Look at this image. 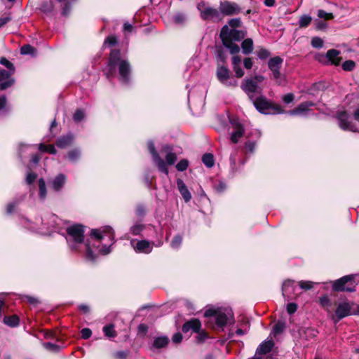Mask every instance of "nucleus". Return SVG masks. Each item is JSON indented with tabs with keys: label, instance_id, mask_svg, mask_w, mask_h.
<instances>
[{
	"label": "nucleus",
	"instance_id": "obj_1",
	"mask_svg": "<svg viewBox=\"0 0 359 359\" xmlns=\"http://www.w3.org/2000/svg\"><path fill=\"white\" fill-rule=\"evenodd\" d=\"M90 238L94 239L93 243L87 241L86 243V257L90 261H94L96 258L93 252V248L103 255H108L111 252V246L115 243L114 232L111 227L106 226L102 231L92 229Z\"/></svg>",
	"mask_w": 359,
	"mask_h": 359
},
{
	"label": "nucleus",
	"instance_id": "obj_2",
	"mask_svg": "<svg viewBox=\"0 0 359 359\" xmlns=\"http://www.w3.org/2000/svg\"><path fill=\"white\" fill-rule=\"evenodd\" d=\"M118 69V79L124 85L131 81V67L129 62L121 56L118 50H113L110 53L104 74L108 79L113 77Z\"/></svg>",
	"mask_w": 359,
	"mask_h": 359
},
{
	"label": "nucleus",
	"instance_id": "obj_3",
	"mask_svg": "<svg viewBox=\"0 0 359 359\" xmlns=\"http://www.w3.org/2000/svg\"><path fill=\"white\" fill-rule=\"evenodd\" d=\"M27 224L25 227L31 231L38 232L43 235H50L53 232H57L62 234V230L65 229V222L54 214H48L41 218V226H33L29 224V221L25 219Z\"/></svg>",
	"mask_w": 359,
	"mask_h": 359
},
{
	"label": "nucleus",
	"instance_id": "obj_4",
	"mask_svg": "<svg viewBox=\"0 0 359 359\" xmlns=\"http://www.w3.org/2000/svg\"><path fill=\"white\" fill-rule=\"evenodd\" d=\"M148 149L158 170L168 175V169L167 168V165H173L177 161V156L175 153L173 152L172 148L168 144L162 146L161 153L162 154H165V162L160 157L159 154L156 151L154 144L152 141L148 142Z\"/></svg>",
	"mask_w": 359,
	"mask_h": 359
},
{
	"label": "nucleus",
	"instance_id": "obj_5",
	"mask_svg": "<svg viewBox=\"0 0 359 359\" xmlns=\"http://www.w3.org/2000/svg\"><path fill=\"white\" fill-rule=\"evenodd\" d=\"M246 31L230 29L228 25H224L221 29L219 36L223 45L229 50L231 54H236L240 51V47L235 41H240L245 38Z\"/></svg>",
	"mask_w": 359,
	"mask_h": 359
},
{
	"label": "nucleus",
	"instance_id": "obj_6",
	"mask_svg": "<svg viewBox=\"0 0 359 359\" xmlns=\"http://www.w3.org/2000/svg\"><path fill=\"white\" fill-rule=\"evenodd\" d=\"M66 240L72 250H78L79 245L84 241V226L81 224H73L66 227Z\"/></svg>",
	"mask_w": 359,
	"mask_h": 359
},
{
	"label": "nucleus",
	"instance_id": "obj_7",
	"mask_svg": "<svg viewBox=\"0 0 359 359\" xmlns=\"http://www.w3.org/2000/svg\"><path fill=\"white\" fill-rule=\"evenodd\" d=\"M205 317H215L216 325L224 327L233 320V312L228 308L209 309L205 311Z\"/></svg>",
	"mask_w": 359,
	"mask_h": 359
},
{
	"label": "nucleus",
	"instance_id": "obj_8",
	"mask_svg": "<svg viewBox=\"0 0 359 359\" xmlns=\"http://www.w3.org/2000/svg\"><path fill=\"white\" fill-rule=\"evenodd\" d=\"M251 101L257 110L262 114H278L284 113V110L280 105L273 104L262 94Z\"/></svg>",
	"mask_w": 359,
	"mask_h": 359
},
{
	"label": "nucleus",
	"instance_id": "obj_9",
	"mask_svg": "<svg viewBox=\"0 0 359 359\" xmlns=\"http://www.w3.org/2000/svg\"><path fill=\"white\" fill-rule=\"evenodd\" d=\"M283 62V59L279 56L273 57L268 62L269 68L272 72V78L279 86H284L285 84V76L280 72Z\"/></svg>",
	"mask_w": 359,
	"mask_h": 359
},
{
	"label": "nucleus",
	"instance_id": "obj_10",
	"mask_svg": "<svg viewBox=\"0 0 359 359\" xmlns=\"http://www.w3.org/2000/svg\"><path fill=\"white\" fill-rule=\"evenodd\" d=\"M354 277V275H348L335 280L332 284L333 290L349 292H354L356 285Z\"/></svg>",
	"mask_w": 359,
	"mask_h": 359
},
{
	"label": "nucleus",
	"instance_id": "obj_11",
	"mask_svg": "<svg viewBox=\"0 0 359 359\" xmlns=\"http://www.w3.org/2000/svg\"><path fill=\"white\" fill-rule=\"evenodd\" d=\"M200 11L201 18L204 20H222L220 10L208 6L204 2H201L197 6Z\"/></svg>",
	"mask_w": 359,
	"mask_h": 359
},
{
	"label": "nucleus",
	"instance_id": "obj_12",
	"mask_svg": "<svg viewBox=\"0 0 359 359\" xmlns=\"http://www.w3.org/2000/svg\"><path fill=\"white\" fill-rule=\"evenodd\" d=\"M336 118L338 121V126L343 130H348L353 133L358 132L357 126L351 121V116L346 111L341 110L337 111Z\"/></svg>",
	"mask_w": 359,
	"mask_h": 359
},
{
	"label": "nucleus",
	"instance_id": "obj_13",
	"mask_svg": "<svg viewBox=\"0 0 359 359\" xmlns=\"http://www.w3.org/2000/svg\"><path fill=\"white\" fill-rule=\"evenodd\" d=\"M216 76L219 81L227 87H236L237 81L230 75L229 69L224 66H219L217 68Z\"/></svg>",
	"mask_w": 359,
	"mask_h": 359
},
{
	"label": "nucleus",
	"instance_id": "obj_14",
	"mask_svg": "<svg viewBox=\"0 0 359 359\" xmlns=\"http://www.w3.org/2000/svg\"><path fill=\"white\" fill-rule=\"evenodd\" d=\"M241 88L248 95L250 100H254L255 94L259 95L262 94V89L257 84V81L251 79H244L241 83Z\"/></svg>",
	"mask_w": 359,
	"mask_h": 359
},
{
	"label": "nucleus",
	"instance_id": "obj_15",
	"mask_svg": "<svg viewBox=\"0 0 359 359\" xmlns=\"http://www.w3.org/2000/svg\"><path fill=\"white\" fill-rule=\"evenodd\" d=\"M352 303L348 302H342L338 304L335 310V315L332 316V318L334 323H337L341 319L352 315L353 313L351 311Z\"/></svg>",
	"mask_w": 359,
	"mask_h": 359
},
{
	"label": "nucleus",
	"instance_id": "obj_16",
	"mask_svg": "<svg viewBox=\"0 0 359 359\" xmlns=\"http://www.w3.org/2000/svg\"><path fill=\"white\" fill-rule=\"evenodd\" d=\"M219 8L222 17L224 15H234L241 12V8L238 4L228 1L220 2Z\"/></svg>",
	"mask_w": 359,
	"mask_h": 359
},
{
	"label": "nucleus",
	"instance_id": "obj_17",
	"mask_svg": "<svg viewBox=\"0 0 359 359\" xmlns=\"http://www.w3.org/2000/svg\"><path fill=\"white\" fill-rule=\"evenodd\" d=\"M130 245L137 253L149 254L153 250V243L147 240L137 241L132 239Z\"/></svg>",
	"mask_w": 359,
	"mask_h": 359
},
{
	"label": "nucleus",
	"instance_id": "obj_18",
	"mask_svg": "<svg viewBox=\"0 0 359 359\" xmlns=\"http://www.w3.org/2000/svg\"><path fill=\"white\" fill-rule=\"evenodd\" d=\"M340 52L335 49L329 50L326 55H318L316 56V59L321 62H330L334 65H339L341 61L339 57Z\"/></svg>",
	"mask_w": 359,
	"mask_h": 359
},
{
	"label": "nucleus",
	"instance_id": "obj_19",
	"mask_svg": "<svg viewBox=\"0 0 359 359\" xmlns=\"http://www.w3.org/2000/svg\"><path fill=\"white\" fill-rule=\"evenodd\" d=\"M13 71L0 69V90L11 88L15 83V79L11 77Z\"/></svg>",
	"mask_w": 359,
	"mask_h": 359
},
{
	"label": "nucleus",
	"instance_id": "obj_20",
	"mask_svg": "<svg viewBox=\"0 0 359 359\" xmlns=\"http://www.w3.org/2000/svg\"><path fill=\"white\" fill-rule=\"evenodd\" d=\"M67 182V177L62 173H60L56 175L54 178L48 182L50 189L54 191H60Z\"/></svg>",
	"mask_w": 359,
	"mask_h": 359
},
{
	"label": "nucleus",
	"instance_id": "obj_21",
	"mask_svg": "<svg viewBox=\"0 0 359 359\" xmlns=\"http://www.w3.org/2000/svg\"><path fill=\"white\" fill-rule=\"evenodd\" d=\"M314 103L311 101L304 102L299 104L296 108L287 111V114L291 116H304L307 114L310 107H313Z\"/></svg>",
	"mask_w": 359,
	"mask_h": 359
},
{
	"label": "nucleus",
	"instance_id": "obj_22",
	"mask_svg": "<svg viewBox=\"0 0 359 359\" xmlns=\"http://www.w3.org/2000/svg\"><path fill=\"white\" fill-rule=\"evenodd\" d=\"M231 124L234 128V131L231 133V141L233 143H237L239 139L245 133V129L243 125L241 124L237 121H232Z\"/></svg>",
	"mask_w": 359,
	"mask_h": 359
},
{
	"label": "nucleus",
	"instance_id": "obj_23",
	"mask_svg": "<svg viewBox=\"0 0 359 359\" xmlns=\"http://www.w3.org/2000/svg\"><path fill=\"white\" fill-rule=\"evenodd\" d=\"M176 182L177 189L180 194L182 195L184 201L186 203L190 201V200L191 199V194L189 190L188 189L187 185L183 182V180L181 179H177Z\"/></svg>",
	"mask_w": 359,
	"mask_h": 359
},
{
	"label": "nucleus",
	"instance_id": "obj_24",
	"mask_svg": "<svg viewBox=\"0 0 359 359\" xmlns=\"http://www.w3.org/2000/svg\"><path fill=\"white\" fill-rule=\"evenodd\" d=\"M201 327V322L198 319H192L183 325L182 331L183 332H187L189 330H192L194 332H198Z\"/></svg>",
	"mask_w": 359,
	"mask_h": 359
},
{
	"label": "nucleus",
	"instance_id": "obj_25",
	"mask_svg": "<svg viewBox=\"0 0 359 359\" xmlns=\"http://www.w3.org/2000/svg\"><path fill=\"white\" fill-rule=\"evenodd\" d=\"M294 282L292 280H286L283 282L282 285V292L285 297L288 299L292 298V294L294 291Z\"/></svg>",
	"mask_w": 359,
	"mask_h": 359
},
{
	"label": "nucleus",
	"instance_id": "obj_26",
	"mask_svg": "<svg viewBox=\"0 0 359 359\" xmlns=\"http://www.w3.org/2000/svg\"><path fill=\"white\" fill-rule=\"evenodd\" d=\"M169 342V339L166 336H159L154 338L151 350L160 349L167 346Z\"/></svg>",
	"mask_w": 359,
	"mask_h": 359
},
{
	"label": "nucleus",
	"instance_id": "obj_27",
	"mask_svg": "<svg viewBox=\"0 0 359 359\" xmlns=\"http://www.w3.org/2000/svg\"><path fill=\"white\" fill-rule=\"evenodd\" d=\"M74 140V136L72 134H68L65 136L61 137L57 140L56 144L59 148L63 149L70 145Z\"/></svg>",
	"mask_w": 359,
	"mask_h": 359
},
{
	"label": "nucleus",
	"instance_id": "obj_28",
	"mask_svg": "<svg viewBox=\"0 0 359 359\" xmlns=\"http://www.w3.org/2000/svg\"><path fill=\"white\" fill-rule=\"evenodd\" d=\"M242 51L243 54L248 55L252 52L253 41L252 39H245L241 43Z\"/></svg>",
	"mask_w": 359,
	"mask_h": 359
},
{
	"label": "nucleus",
	"instance_id": "obj_29",
	"mask_svg": "<svg viewBox=\"0 0 359 359\" xmlns=\"http://www.w3.org/2000/svg\"><path fill=\"white\" fill-rule=\"evenodd\" d=\"M183 241V234L182 233H177L173 236L170 241V247L174 250H178Z\"/></svg>",
	"mask_w": 359,
	"mask_h": 359
},
{
	"label": "nucleus",
	"instance_id": "obj_30",
	"mask_svg": "<svg viewBox=\"0 0 359 359\" xmlns=\"http://www.w3.org/2000/svg\"><path fill=\"white\" fill-rule=\"evenodd\" d=\"M47 190L46 182L43 179L41 178L39 180V196L41 200H44L46 197Z\"/></svg>",
	"mask_w": 359,
	"mask_h": 359
},
{
	"label": "nucleus",
	"instance_id": "obj_31",
	"mask_svg": "<svg viewBox=\"0 0 359 359\" xmlns=\"http://www.w3.org/2000/svg\"><path fill=\"white\" fill-rule=\"evenodd\" d=\"M4 323L10 327H16L19 325V318L17 316H6Z\"/></svg>",
	"mask_w": 359,
	"mask_h": 359
},
{
	"label": "nucleus",
	"instance_id": "obj_32",
	"mask_svg": "<svg viewBox=\"0 0 359 359\" xmlns=\"http://www.w3.org/2000/svg\"><path fill=\"white\" fill-rule=\"evenodd\" d=\"M311 16L309 15H303L299 17L298 25L301 28L306 27L311 24Z\"/></svg>",
	"mask_w": 359,
	"mask_h": 359
},
{
	"label": "nucleus",
	"instance_id": "obj_33",
	"mask_svg": "<svg viewBox=\"0 0 359 359\" xmlns=\"http://www.w3.org/2000/svg\"><path fill=\"white\" fill-rule=\"evenodd\" d=\"M202 161L208 168H212L215 164L214 156L211 154H205L202 157Z\"/></svg>",
	"mask_w": 359,
	"mask_h": 359
},
{
	"label": "nucleus",
	"instance_id": "obj_34",
	"mask_svg": "<svg viewBox=\"0 0 359 359\" xmlns=\"http://www.w3.org/2000/svg\"><path fill=\"white\" fill-rule=\"evenodd\" d=\"M67 156L71 162L75 163L81 156V151L79 149H72L68 152Z\"/></svg>",
	"mask_w": 359,
	"mask_h": 359
},
{
	"label": "nucleus",
	"instance_id": "obj_35",
	"mask_svg": "<svg viewBox=\"0 0 359 359\" xmlns=\"http://www.w3.org/2000/svg\"><path fill=\"white\" fill-rule=\"evenodd\" d=\"M104 335L109 338L114 337L116 336L114 326L112 324L107 325L103 327Z\"/></svg>",
	"mask_w": 359,
	"mask_h": 359
},
{
	"label": "nucleus",
	"instance_id": "obj_36",
	"mask_svg": "<svg viewBox=\"0 0 359 359\" xmlns=\"http://www.w3.org/2000/svg\"><path fill=\"white\" fill-rule=\"evenodd\" d=\"M36 53V49L29 44L24 45L21 47L20 53L22 55H34Z\"/></svg>",
	"mask_w": 359,
	"mask_h": 359
},
{
	"label": "nucleus",
	"instance_id": "obj_37",
	"mask_svg": "<svg viewBox=\"0 0 359 359\" xmlns=\"http://www.w3.org/2000/svg\"><path fill=\"white\" fill-rule=\"evenodd\" d=\"M145 226L141 223H136L130 227V232L133 235H140L144 229Z\"/></svg>",
	"mask_w": 359,
	"mask_h": 359
},
{
	"label": "nucleus",
	"instance_id": "obj_38",
	"mask_svg": "<svg viewBox=\"0 0 359 359\" xmlns=\"http://www.w3.org/2000/svg\"><path fill=\"white\" fill-rule=\"evenodd\" d=\"M24 198H25V196H20V199L15 200V201H13L9 203L6 208L7 213L8 214L12 213L14 211L15 207L19 204V203L21 201H22L24 199Z\"/></svg>",
	"mask_w": 359,
	"mask_h": 359
},
{
	"label": "nucleus",
	"instance_id": "obj_39",
	"mask_svg": "<svg viewBox=\"0 0 359 359\" xmlns=\"http://www.w3.org/2000/svg\"><path fill=\"white\" fill-rule=\"evenodd\" d=\"M86 117V114H85V112L82 109H77L76 110V111L74 112V115H73V120L76 122V123H79L80 121H81L82 120H83Z\"/></svg>",
	"mask_w": 359,
	"mask_h": 359
},
{
	"label": "nucleus",
	"instance_id": "obj_40",
	"mask_svg": "<svg viewBox=\"0 0 359 359\" xmlns=\"http://www.w3.org/2000/svg\"><path fill=\"white\" fill-rule=\"evenodd\" d=\"M317 16L319 18H323L325 20H331L334 18V15L332 13H327L323 9H319L317 11Z\"/></svg>",
	"mask_w": 359,
	"mask_h": 359
},
{
	"label": "nucleus",
	"instance_id": "obj_41",
	"mask_svg": "<svg viewBox=\"0 0 359 359\" xmlns=\"http://www.w3.org/2000/svg\"><path fill=\"white\" fill-rule=\"evenodd\" d=\"M285 329V324L283 322H278L273 327L272 334L277 335L283 332Z\"/></svg>",
	"mask_w": 359,
	"mask_h": 359
},
{
	"label": "nucleus",
	"instance_id": "obj_42",
	"mask_svg": "<svg viewBox=\"0 0 359 359\" xmlns=\"http://www.w3.org/2000/svg\"><path fill=\"white\" fill-rule=\"evenodd\" d=\"M315 283L309 280H301L299 282V286L301 289L309 290L313 288Z\"/></svg>",
	"mask_w": 359,
	"mask_h": 359
},
{
	"label": "nucleus",
	"instance_id": "obj_43",
	"mask_svg": "<svg viewBox=\"0 0 359 359\" xmlns=\"http://www.w3.org/2000/svg\"><path fill=\"white\" fill-rule=\"evenodd\" d=\"M323 41L321 38L315 36L311 39V46L316 48H320L323 46Z\"/></svg>",
	"mask_w": 359,
	"mask_h": 359
},
{
	"label": "nucleus",
	"instance_id": "obj_44",
	"mask_svg": "<svg viewBox=\"0 0 359 359\" xmlns=\"http://www.w3.org/2000/svg\"><path fill=\"white\" fill-rule=\"evenodd\" d=\"M189 161L186 159H182L176 165V169L178 171L182 172L188 168Z\"/></svg>",
	"mask_w": 359,
	"mask_h": 359
},
{
	"label": "nucleus",
	"instance_id": "obj_45",
	"mask_svg": "<svg viewBox=\"0 0 359 359\" xmlns=\"http://www.w3.org/2000/svg\"><path fill=\"white\" fill-rule=\"evenodd\" d=\"M241 25V21L240 18H232L228 21V26L231 27L230 29H236L239 27Z\"/></svg>",
	"mask_w": 359,
	"mask_h": 359
},
{
	"label": "nucleus",
	"instance_id": "obj_46",
	"mask_svg": "<svg viewBox=\"0 0 359 359\" xmlns=\"http://www.w3.org/2000/svg\"><path fill=\"white\" fill-rule=\"evenodd\" d=\"M0 64L5 66L8 69L7 70L15 72V67L13 64L9 60H8L6 58L1 57L0 59Z\"/></svg>",
	"mask_w": 359,
	"mask_h": 359
},
{
	"label": "nucleus",
	"instance_id": "obj_47",
	"mask_svg": "<svg viewBox=\"0 0 359 359\" xmlns=\"http://www.w3.org/2000/svg\"><path fill=\"white\" fill-rule=\"evenodd\" d=\"M257 57L261 59V60H265L268 57L270 56V53L268 50H266V48H260L257 52Z\"/></svg>",
	"mask_w": 359,
	"mask_h": 359
},
{
	"label": "nucleus",
	"instance_id": "obj_48",
	"mask_svg": "<svg viewBox=\"0 0 359 359\" xmlns=\"http://www.w3.org/2000/svg\"><path fill=\"white\" fill-rule=\"evenodd\" d=\"M355 62L353 60H346L342 64V69L344 71H351L355 67Z\"/></svg>",
	"mask_w": 359,
	"mask_h": 359
},
{
	"label": "nucleus",
	"instance_id": "obj_49",
	"mask_svg": "<svg viewBox=\"0 0 359 359\" xmlns=\"http://www.w3.org/2000/svg\"><path fill=\"white\" fill-rule=\"evenodd\" d=\"M232 67L235 72L236 77L241 78L244 75V72L241 68V64L232 65Z\"/></svg>",
	"mask_w": 359,
	"mask_h": 359
},
{
	"label": "nucleus",
	"instance_id": "obj_50",
	"mask_svg": "<svg viewBox=\"0 0 359 359\" xmlns=\"http://www.w3.org/2000/svg\"><path fill=\"white\" fill-rule=\"evenodd\" d=\"M43 347L49 351H59V346L55 344L50 343V342H46L43 344Z\"/></svg>",
	"mask_w": 359,
	"mask_h": 359
},
{
	"label": "nucleus",
	"instance_id": "obj_51",
	"mask_svg": "<svg viewBox=\"0 0 359 359\" xmlns=\"http://www.w3.org/2000/svg\"><path fill=\"white\" fill-rule=\"evenodd\" d=\"M35 147V145H27V144H20L19 146V150L18 154L20 158L22 157V154L24 152H25L27 149Z\"/></svg>",
	"mask_w": 359,
	"mask_h": 359
},
{
	"label": "nucleus",
	"instance_id": "obj_52",
	"mask_svg": "<svg viewBox=\"0 0 359 359\" xmlns=\"http://www.w3.org/2000/svg\"><path fill=\"white\" fill-rule=\"evenodd\" d=\"M314 26L316 29L323 30L327 27V25L318 19H316L314 20Z\"/></svg>",
	"mask_w": 359,
	"mask_h": 359
},
{
	"label": "nucleus",
	"instance_id": "obj_53",
	"mask_svg": "<svg viewBox=\"0 0 359 359\" xmlns=\"http://www.w3.org/2000/svg\"><path fill=\"white\" fill-rule=\"evenodd\" d=\"M186 20L185 15L182 13H177L174 16V21L177 24H182Z\"/></svg>",
	"mask_w": 359,
	"mask_h": 359
},
{
	"label": "nucleus",
	"instance_id": "obj_54",
	"mask_svg": "<svg viewBox=\"0 0 359 359\" xmlns=\"http://www.w3.org/2000/svg\"><path fill=\"white\" fill-rule=\"evenodd\" d=\"M215 189L218 193H222L226 190V184L222 181H219L218 183L215 185Z\"/></svg>",
	"mask_w": 359,
	"mask_h": 359
},
{
	"label": "nucleus",
	"instance_id": "obj_55",
	"mask_svg": "<svg viewBox=\"0 0 359 359\" xmlns=\"http://www.w3.org/2000/svg\"><path fill=\"white\" fill-rule=\"evenodd\" d=\"M81 337L84 339L90 338L92 335V331L89 328H83L81 331Z\"/></svg>",
	"mask_w": 359,
	"mask_h": 359
},
{
	"label": "nucleus",
	"instance_id": "obj_56",
	"mask_svg": "<svg viewBox=\"0 0 359 359\" xmlns=\"http://www.w3.org/2000/svg\"><path fill=\"white\" fill-rule=\"evenodd\" d=\"M294 96L292 93H287L283 96L282 100L285 104H290L294 100Z\"/></svg>",
	"mask_w": 359,
	"mask_h": 359
},
{
	"label": "nucleus",
	"instance_id": "obj_57",
	"mask_svg": "<svg viewBox=\"0 0 359 359\" xmlns=\"http://www.w3.org/2000/svg\"><path fill=\"white\" fill-rule=\"evenodd\" d=\"M297 306L295 303H289L287 305V311L289 314H292L296 312Z\"/></svg>",
	"mask_w": 359,
	"mask_h": 359
},
{
	"label": "nucleus",
	"instance_id": "obj_58",
	"mask_svg": "<svg viewBox=\"0 0 359 359\" xmlns=\"http://www.w3.org/2000/svg\"><path fill=\"white\" fill-rule=\"evenodd\" d=\"M117 43V39L114 36H108L104 41V45L114 46Z\"/></svg>",
	"mask_w": 359,
	"mask_h": 359
},
{
	"label": "nucleus",
	"instance_id": "obj_59",
	"mask_svg": "<svg viewBox=\"0 0 359 359\" xmlns=\"http://www.w3.org/2000/svg\"><path fill=\"white\" fill-rule=\"evenodd\" d=\"M245 147L248 151L252 153L255 149V143L254 142L248 141L245 142Z\"/></svg>",
	"mask_w": 359,
	"mask_h": 359
},
{
	"label": "nucleus",
	"instance_id": "obj_60",
	"mask_svg": "<svg viewBox=\"0 0 359 359\" xmlns=\"http://www.w3.org/2000/svg\"><path fill=\"white\" fill-rule=\"evenodd\" d=\"M36 178V175L35 173L29 172V173H27V177H26V182L28 184H30L35 180Z\"/></svg>",
	"mask_w": 359,
	"mask_h": 359
},
{
	"label": "nucleus",
	"instance_id": "obj_61",
	"mask_svg": "<svg viewBox=\"0 0 359 359\" xmlns=\"http://www.w3.org/2000/svg\"><path fill=\"white\" fill-rule=\"evenodd\" d=\"M136 215L138 216H143L145 214V208L142 205H138L135 209Z\"/></svg>",
	"mask_w": 359,
	"mask_h": 359
},
{
	"label": "nucleus",
	"instance_id": "obj_62",
	"mask_svg": "<svg viewBox=\"0 0 359 359\" xmlns=\"http://www.w3.org/2000/svg\"><path fill=\"white\" fill-rule=\"evenodd\" d=\"M243 65L245 68H246L247 69H251L253 65L252 59L249 57L245 58L243 60Z\"/></svg>",
	"mask_w": 359,
	"mask_h": 359
},
{
	"label": "nucleus",
	"instance_id": "obj_63",
	"mask_svg": "<svg viewBox=\"0 0 359 359\" xmlns=\"http://www.w3.org/2000/svg\"><path fill=\"white\" fill-rule=\"evenodd\" d=\"M172 340L174 343H176V344L181 342L182 340V334L180 332L174 334L172 337Z\"/></svg>",
	"mask_w": 359,
	"mask_h": 359
},
{
	"label": "nucleus",
	"instance_id": "obj_64",
	"mask_svg": "<svg viewBox=\"0 0 359 359\" xmlns=\"http://www.w3.org/2000/svg\"><path fill=\"white\" fill-rule=\"evenodd\" d=\"M126 353L124 351H118L114 354V357L116 359H125L126 357Z\"/></svg>",
	"mask_w": 359,
	"mask_h": 359
}]
</instances>
